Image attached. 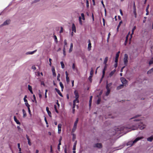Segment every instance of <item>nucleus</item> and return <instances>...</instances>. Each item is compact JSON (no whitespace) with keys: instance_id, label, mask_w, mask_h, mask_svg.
<instances>
[{"instance_id":"1","label":"nucleus","mask_w":153,"mask_h":153,"mask_svg":"<svg viewBox=\"0 0 153 153\" xmlns=\"http://www.w3.org/2000/svg\"><path fill=\"white\" fill-rule=\"evenodd\" d=\"M146 125L143 124V123L140 122L138 123V126H133L131 128H129L128 127H123L121 128V130L126 131V130L128 129H130V131L132 130H135L137 129L138 128L141 130L145 128Z\"/></svg>"},{"instance_id":"2","label":"nucleus","mask_w":153,"mask_h":153,"mask_svg":"<svg viewBox=\"0 0 153 153\" xmlns=\"http://www.w3.org/2000/svg\"><path fill=\"white\" fill-rule=\"evenodd\" d=\"M143 137H138L135 139L133 141H130L129 142H128L127 144V146H132L134 144L136 143L137 141L143 139Z\"/></svg>"},{"instance_id":"3","label":"nucleus","mask_w":153,"mask_h":153,"mask_svg":"<svg viewBox=\"0 0 153 153\" xmlns=\"http://www.w3.org/2000/svg\"><path fill=\"white\" fill-rule=\"evenodd\" d=\"M74 94L75 95V98L76 99L74 100L73 102V108H75L76 103H78L79 102L78 100L79 96L78 92L76 91H74Z\"/></svg>"},{"instance_id":"4","label":"nucleus","mask_w":153,"mask_h":153,"mask_svg":"<svg viewBox=\"0 0 153 153\" xmlns=\"http://www.w3.org/2000/svg\"><path fill=\"white\" fill-rule=\"evenodd\" d=\"M128 56L127 54H125L124 55L123 58V62L124 65L126 66L127 65L128 63Z\"/></svg>"},{"instance_id":"5","label":"nucleus","mask_w":153,"mask_h":153,"mask_svg":"<svg viewBox=\"0 0 153 153\" xmlns=\"http://www.w3.org/2000/svg\"><path fill=\"white\" fill-rule=\"evenodd\" d=\"M10 19H7L2 24L0 25V27H1L10 24Z\"/></svg>"},{"instance_id":"6","label":"nucleus","mask_w":153,"mask_h":153,"mask_svg":"<svg viewBox=\"0 0 153 153\" xmlns=\"http://www.w3.org/2000/svg\"><path fill=\"white\" fill-rule=\"evenodd\" d=\"M120 80L122 83H123V85L125 86H126L127 85V80L123 77L121 78Z\"/></svg>"},{"instance_id":"7","label":"nucleus","mask_w":153,"mask_h":153,"mask_svg":"<svg viewBox=\"0 0 153 153\" xmlns=\"http://www.w3.org/2000/svg\"><path fill=\"white\" fill-rule=\"evenodd\" d=\"M62 125L61 124H59L58 125V133L60 134L61 133V128H62Z\"/></svg>"},{"instance_id":"8","label":"nucleus","mask_w":153,"mask_h":153,"mask_svg":"<svg viewBox=\"0 0 153 153\" xmlns=\"http://www.w3.org/2000/svg\"><path fill=\"white\" fill-rule=\"evenodd\" d=\"M116 70L115 69H114V70L111 71L110 72V74H109L108 77H111L116 72Z\"/></svg>"},{"instance_id":"9","label":"nucleus","mask_w":153,"mask_h":153,"mask_svg":"<svg viewBox=\"0 0 153 153\" xmlns=\"http://www.w3.org/2000/svg\"><path fill=\"white\" fill-rule=\"evenodd\" d=\"M72 30L73 32H74V33L76 32V26L74 24V23L72 25Z\"/></svg>"},{"instance_id":"10","label":"nucleus","mask_w":153,"mask_h":153,"mask_svg":"<svg viewBox=\"0 0 153 153\" xmlns=\"http://www.w3.org/2000/svg\"><path fill=\"white\" fill-rule=\"evenodd\" d=\"M147 140L148 141L150 142H152L153 140V135H152L150 137L147 138Z\"/></svg>"},{"instance_id":"11","label":"nucleus","mask_w":153,"mask_h":153,"mask_svg":"<svg viewBox=\"0 0 153 153\" xmlns=\"http://www.w3.org/2000/svg\"><path fill=\"white\" fill-rule=\"evenodd\" d=\"M26 136L27 139V140H28V145L30 146H31V143L30 142V139L29 138L28 136L27 135H26Z\"/></svg>"},{"instance_id":"12","label":"nucleus","mask_w":153,"mask_h":153,"mask_svg":"<svg viewBox=\"0 0 153 153\" xmlns=\"http://www.w3.org/2000/svg\"><path fill=\"white\" fill-rule=\"evenodd\" d=\"M95 146L98 148L102 147V145L101 143H97L95 144Z\"/></svg>"},{"instance_id":"13","label":"nucleus","mask_w":153,"mask_h":153,"mask_svg":"<svg viewBox=\"0 0 153 153\" xmlns=\"http://www.w3.org/2000/svg\"><path fill=\"white\" fill-rule=\"evenodd\" d=\"M36 51V50H35L32 51L28 52H26L25 54L26 55L33 54L34 53H35Z\"/></svg>"},{"instance_id":"14","label":"nucleus","mask_w":153,"mask_h":153,"mask_svg":"<svg viewBox=\"0 0 153 153\" xmlns=\"http://www.w3.org/2000/svg\"><path fill=\"white\" fill-rule=\"evenodd\" d=\"M14 121H15V122L17 124L20 125L21 124H20V122H19V121L18 120H17L16 116L14 117Z\"/></svg>"},{"instance_id":"15","label":"nucleus","mask_w":153,"mask_h":153,"mask_svg":"<svg viewBox=\"0 0 153 153\" xmlns=\"http://www.w3.org/2000/svg\"><path fill=\"white\" fill-rule=\"evenodd\" d=\"M28 89L32 94H33V93L32 91V87L30 85H28Z\"/></svg>"},{"instance_id":"16","label":"nucleus","mask_w":153,"mask_h":153,"mask_svg":"<svg viewBox=\"0 0 153 153\" xmlns=\"http://www.w3.org/2000/svg\"><path fill=\"white\" fill-rule=\"evenodd\" d=\"M112 85V83H107L106 88H110L109 87H110Z\"/></svg>"},{"instance_id":"17","label":"nucleus","mask_w":153,"mask_h":153,"mask_svg":"<svg viewBox=\"0 0 153 153\" xmlns=\"http://www.w3.org/2000/svg\"><path fill=\"white\" fill-rule=\"evenodd\" d=\"M77 127V126L75 125H74V126L73 127V128L72 129V132L74 133L75 132V131L76 130V128Z\"/></svg>"},{"instance_id":"18","label":"nucleus","mask_w":153,"mask_h":153,"mask_svg":"<svg viewBox=\"0 0 153 153\" xmlns=\"http://www.w3.org/2000/svg\"><path fill=\"white\" fill-rule=\"evenodd\" d=\"M22 111L23 114V117L25 118L27 116L26 113L24 109H22Z\"/></svg>"},{"instance_id":"19","label":"nucleus","mask_w":153,"mask_h":153,"mask_svg":"<svg viewBox=\"0 0 153 153\" xmlns=\"http://www.w3.org/2000/svg\"><path fill=\"white\" fill-rule=\"evenodd\" d=\"M55 90L59 95L61 97H62V94L60 92V91L56 88H55Z\"/></svg>"},{"instance_id":"20","label":"nucleus","mask_w":153,"mask_h":153,"mask_svg":"<svg viewBox=\"0 0 153 153\" xmlns=\"http://www.w3.org/2000/svg\"><path fill=\"white\" fill-rule=\"evenodd\" d=\"M136 27L135 26H134V28H133V29H132V33L131 35V38H130V39H131V38H132V35L133 34H134V30H135V29H136Z\"/></svg>"},{"instance_id":"21","label":"nucleus","mask_w":153,"mask_h":153,"mask_svg":"<svg viewBox=\"0 0 153 153\" xmlns=\"http://www.w3.org/2000/svg\"><path fill=\"white\" fill-rule=\"evenodd\" d=\"M107 90V92H106V93H105V95L106 96H107L110 93V88H106Z\"/></svg>"},{"instance_id":"22","label":"nucleus","mask_w":153,"mask_h":153,"mask_svg":"<svg viewBox=\"0 0 153 153\" xmlns=\"http://www.w3.org/2000/svg\"><path fill=\"white\" fill-rule=\"evenodd\" d=\"M153 73V68L149 70L147 72L148 74H150Z\"/></svg>"},{"instance_id":"23","label":"nucleus","mask_w":153,"mask_h":153,"mask_svg":"<svg viewBox=\"0 0 153 153\" xmlns=\"http://www.w3.org/2000/svg\"><path fill=\"white\" fill-rule=\"evenodd\" d=\"M82 18L81 16H79V23L80 25H82Z\"/></svg>"},{"instance_id":"24","label":"nucleus","mask_w":153,"mask_h":153,"mask_svg":"<svg viewBox=\"0 0 153 153\" xmlns=\"http://www.w3.org/2000/svg\"><path fill=\"white\" fill-rule=\"evenodd\" d=\"M73 44L72 43H71V44L70 47V49L69 50V52L70 53L72 51V49H73Z\"/></svg>"},{"instance_id":"25","label":"nucleus","mask_w":153,"mask_h":153,"mask_svg":"<svg viewBox=\"0 0 153 153\" xmlns=\"http://www.w3.org/2000/svg\"><path fill=\"white\" fill-rule=\"evenodd\" d=\"M123 86L124 85L123 84L120 85L117 87V89L118 90L123 88Z\"/></svg>"},{"instance_id":"26","label":"nucleus","mask_w":153,"mask_h":153,"mask_svg":"<svg viewBox=\"0 0 153 153\" xmlns=\"http://www.w3.org/2000/svg\"><path fill=\"white\" fill-rule=\"evenodd\" d=\"M108 60V57H106L105 58V59H104V62H103L104 64L105 65H106V63L107 62Z\"/></svg>"},{"instance_id":"27","label":"nucleus","mask_w":153,"mask_h":153,"mask_svg":"<svg viewBox=\"0 0 153 153\" xmlns=\"http://www.w3.org/2000/svg\"><path fill=\"white\" fill-rule=\"evenodd\" d=\"M52 71L53 72V75L55 76H56V74L55 73V70L54 68H52Z\"/></svg>"},{"instance_id":"28","label":"nucleus","mask_w":153,"mask_h":153,"mask_svg":"<svg viewBox=\"0 0 153 153\" xmlns=\"http://www.w3.org/2000/svg\"><path fill=\"white\" fill-rule=\"evenodd\" d=\"M76 143H77V141H76L75 142V143L74 144V146H73V150H76Z\"/></svg>"},{"instance_id":"29","label":"nucleus","mask_w":153,"mask_h":153,"mask_svg":"<svg viewBox=\"0 0 153 153\" xmlns=\"http://www.w3.org/2000/svg\"><path fill=\"white\" fill-rule=\"evenodd\" d=\"M119 57V55H118V54H116L115 59V62H117Z\"/></svg>"},{"instance_id":"30","label":"nucleus","mask_w":153,"mask_h":153,"mask_svg":"<svg viewBox=\"0 0 153 153\" xmlns=\"http://www.w3.org/2000/svg\"><path fill=\"white\" fill-rule=\"evenodd\" d=\"M91 44H88V50L90 51L91 49Z\"/></svg>"},{"instance_id":"31","label":"nucleus","mask_w":153,"mask_h":153,"mask_svg":"<svg viewBox=\"0 0 153 153\" xmlns=\"http://www.w3.org/2000/svg\"><path fill=\"white\" fill-rule=\"evenodd\" d=\"M59 85L61 88L62 91H63V89L64 88V86L62 83L61 82H60Z\"/></svg>"},{"instance_id":"32","label":"nucleus","mask_w":153,"mask_h":153,"mask_svg":"<svg viewBox=\"0 0 153 153\" xmlns=\"http://www.w3.org/2000/svg\"><path fill=\"white\" fill-rule=\"evenodd\" d=\"M81 16L82 17V19L83 20H85V16L83 13H81Z\"/></svg>"},{"instance_id":"33","label":"nucleus","mask_w":153,"mask_h":153,"mask_svg":"<svg viewBox=\"0 0 153 153\" xmlns=\"http://www.w3.org/2000/svg\"><path fill=\"white\" fill-rule=\"evenodd\" d=\"M63 53L64 56H65L66 55L65 53V46H64L63 48Z\"/></svg>"},{"instance_id":"34","label":"nucleus","mask_w":153,"mask_h":153,"mask_svg":"<svg viewBox=\"0 0 153 153\" xmlns=\"http://www.w3.org/2000/svg\"><path fill=\"white\" fill-rule=\"evenodd\" d=\"M73 136V138L72 140L73 141H74V140L76 139V136L75 134L73 133L72 134Z\"/></svg>"},{"instance_id":"35","label":"nucleus","mask_w":153,"mask_h":153,"mask_svg":"<svg viewBox=\"0 0 153 153\" xmlns=\"http://www.w3.org/2000/svg\"><path fill=\"white\" fill-rule=\"evenodd\" d=\"M93 68H91V71L90 73V76H92L93 74Z\"/></svg>"},{"instance_id":"36","label":"nucleus","mask_w":153,"mask_h":153,"mask_svg":"<svg viewBox=\"0 0 153 153\" xmlns=\"http://www.w3.org/2000/svg\"><path fill=\"white\" fill-rule=\"evenodd\" d=\"M152 64H153V58L151 59L149 62V65H151Z\"/></svg>"},{"instance_id":"37","label":"nucleus","mask_w":153,"mask_h":153,"mask_svg":"<svg viewBox=\"0 0 153 153\" xmlns=\"http://www.w3.org/2000/svg\"><path fill=\"white\" fill-rule=\"evenodd\" d=\"M60 64L61 65V67L62 68H64L65 67V65L64 64L63 62L62 61L60 62Z\"/></svg>"},{"instance_id":"38","label":"nucleus","mask_w":153,"mask_h":153,"mask_svg":"<svg viewBox=\"0 0 153 153\" xmlns=\"http://www.w3.org/2000/svg\"><path fill=\"white\" fill-rule=\"evenodd\" d=\"M33 98H34V100H33V102H35V103H37V102L36 100V98L34 95H33Z\"/></svg>"},{"instance_id":"39","label":"nucleus","mask_w":153,"mask_h":153,"mask_svg":"<svg viewBox=\"0 0 153 153\" xmlns=\"http://www.w3.org/2000/svg\"><path fill=\"white\" fill-rule=\"evenodd\" d=\"M39 98H41L42 97V95L41 91L39 90Z\"/></svg>"},{"instance_id":"40","label":"nucleus","mask_w":153,"mask_h":153,"mask_svg":"<svg viewBox=\"0 0 153 153\" xmlns=\"http://www.w3.org/2000/svg\"><path fill=\"white\" fill-rule=\"evenodd\" d=\"M140 116V115H136V116H135L131 118L130 119V120H131V119H135V118H136L139 117Z\"/></svg>"},{"instance_id":"41","label":"nucleus","mask_w":153,"mask_h":153,"mask_svg":"<svg viewBox=\"0 0 153 153\" xmlns=\"http://www.w3.org/2000/svg\"><path fill=\"white\" fill-rule=\"evenodd\" d=\"M78 121H79L78 118H77L76 119L75 122H74V125L77 126V124L78 122Z\"/></svg>"},{"instance_id":"42","label":"nucleus","mask_w":153,"mask_h":153,"mask_svg":"<svg viewBox=\"0 0 153 153\" xmlns=\"http://www.w3.org/2000/svg\"><path fill=\"white\" fill-rule=\"evenodd\" d=\"M60 76V74H58V75H57V80L59 81H60V80L59 79Z\"/></svg>"},{"instance_id":"43","label":"nucleus","mask_w":153,"mask_h":153,"mask_svg":"<svg viewBox=\"0 0 153 153\" xmlns=\"http://www.w3.org/2000/svg\"><path fill=\"white\" fill-rule=\"evenodd\" d=\"M86 7L87 8H88L89 6V1L88 0H86Z\"/></svg>"},{"instance_id":"44","label":"nucleus","mask_w":153,"mask_h":153,"mask_svg":"<svg viewBox=\"0 0 153 153\" xmlns=\"http://www.w3.org/2000/svg\"><path fill=\"white\" fill-rule=\"evenodd\" d=\"M105 69H103V71H102V78H103L104 77V75H105Z\"/></svg>"},{"instance_id":"45","label":"nucleus","mask_w":153,"mask_h":153,"mask_svg":"<svg viewBox=\"0 0 153 153\" xmlns=\"http://www.w3.org/2000/svg\"><path fill=\"white\" fill-rule=\"evenodd\" d=\"M66 80L67 83H68L69 82L70 79L68 76L66 77Z\"/></svg>"},{"instance_id":"46","label":"nucleus","mask_w":153,"mask_h":153,"mask_svg":"<svg viewBox=\"0 0 153 153\" xmlns=\"http://www.w3.org/2000/svg\"><path fill=\"white\" fill-rule=\"evenodd\" d=\"M25 104L26 106L27 107V108H29L30 107V105L29 104L28 102H25Z\"/></svg>"},{"instance_id":"47","label":"nucleus","mask_w":153,"mask_h":153,"mask_svg":"<svg viewBox=\"0 0 153 153\" xmlns=\"http://www.w3.org/2000/svg\"><path fill=\"white\" fill-rule=\"evenodd\" d=\"M100 101H101V99L100 98H99L97 100V104H99L100 103Z\"/></svg>"},{"instance_id":"48","label":"nucleus","mask_w":153,"mask_h":153,"mask_svg":"<svg viewBox=\"0 0 153 153\" xmlns=\"http://www.w3.org/2000/svg\"><path fill=\"white\" fill-rule=\"evenodd\" d=\"M91 102H92V100L90 99L89 101V106L90 108H91Z\"/></svg>"},{"instance_id":"49","label":"nucleus","mask_w":153,"mask_h":153,"mask_svg":"<svg viewBox=\"0 0 153 153\" xmlns=\"http://www.w3.org/2000/svg\"><path fill=\"white\" fill-rule=\"evenodd\" d=\"M48 114L49 117H51V112L50 111H48L47 112Z\"/></svg>"},{"instance_id":"50","label":"nucleus","mask_w":153,"mask_h":153,"mask_svg":"<svg viewBox=\"0 0 153 153\" xmlns=\"http://www.w3.org/2000/svg\"><path fill=\"white\" fill-rule=\"evenodd\" d=\"M28 108V111L29 113L30 114V116H31V111H30V107L28 108Z\"/></svg>"},{"instance_id":"51","label":"nucleus","mask_w":153,"mask_h":153,"mask_svg":"<svg viewBox=\"0 0 153 153\" xmlns=\"http://www.w3.org/2000/svg\"><path fill=\"white\" fill-rule=\"evenodd\" d=\"M129 34H130V32H129L128 33V34L127 35V36H126V41H127V40L128 39V36H129Z\"/></svg>"},{"instance_id":"52","label":"nucleus","mask_w":153,"mask_h":153,"mask_svg":"<svg viewBox=\"0 0 153 153\" xmlns=\"http://www.w3.org/2000/svg\"><path fill=\"white\" fill-rule=\"evenodd\" d=\"M64 45L65 46H65L67 45V41L66 39H65L64 41Z\"/></svg>"},{"instance_id":"53","label":"nucleus","mask_w":153,"mask_h":153,"mask_svg":"<svg viewBox=\"0 0 153 153\" xmlns=\"http://www.w3.org/2000/svg\"><path fill=\"white\" fill-rule=\"evenodd\" d=\"M49 62H50L49 65H50V66H51V61L52 60V59H51V58H49Z\"/></svg>"},{"instance_id":"54","label":"nucleus","mask_w":153,"mask_h":153,"mask_svg":"<svg viewBox=\"0 0 153 153\" xmlns=\"http://www.w3.org/2000/svg\"><path fill=\"white\" fill-rule=\"evenodd\" d=\"M92 76H89V77L88 78V79L89 80L91 81V82L92 81Z\"/></svg>"},{"instance_id":"55","label":"nucleus","mask_w":153,"mask_h":153,"mask_svg":"<svg viewBox=\"0 0 153 153\" xmlns=\"http://www.w3.org/2000/svg\"><path fill=\"white\" fill-rule=\"evenodd\" d=\"M54 39H55V41H56V43L57 42V37H56V36H55V35H54Z\"/></svg>"},{"instance_id":"56","label":"nucleus","mask_w":153,"mask_h":153,"mask_svg":"<svg viewBox=\"0 0 153 153\" xmlns=\"http://www.w3.org/2000/svg\"><path fill=\"white\" fill-rule=\"evenodd\" d=\"M63 31V28L62 27H61V30H60V31L59 32L60 33H62Z\"/></svg>"},{"instance_id":"57","label":"nucleus","mask_w":153,"mask_h":153,"mask_svg":"<svg viewBox=\"0 0 153 153\" xmlns=\"http://www.w3.org/2000/svg\"><path fill=\"white\" fill-rule=\"evenodd\" d=\"M72 69L74 70H75V64L74 63H73V65H72Z\"/></svg>"},{"instance_id":"58","label":"nucleus","mask_w":153,"mask_h":153,"mask_svg":"<svg viewBox=\"0 0 153 153\" xmlns=\"http://www.w3.org/2000/svg\"><path fill=\"white\" fill-rule=\"evenodd\" d=\"M134 14L135 15V17H136L137 14H136V11L135 10H135H134Z\"/></svg>"},{"instance_id":"59","label":"nucleus","mask_w":153,"mask_h":153,"mask_svg":"<svg viewBox=\"0 0 153 153\" xmlns=\"http://www.w3.org/2000/svg\"><path fill=\"white\" fill-rule=\"evenodd\" d=\"M122 23V21H121L120 22H119V23L118 26V28H119V27H120V26L121 24Z\"/></svg>"},{"instance_id":"60","label":"nucleus","mask_w":153,"mask_h":153,"mask_svg":"<svg viewBox=\"0 0 153 153\" xmlns=\"http://www.w3.org/2000/svg\"><path fill=\"white\" fill-rule=\"evenodd\" d=\"M149 5H148L146 9V11H148V9L149 7Z\"/></svg>"},{"instance_id":"61","label":"nucleus","mask_w":153,"mask_h":153,"mask_svg":"<svg viewBox=\"0 0 153 153\" xmlns=\"http://www.w3.org/2000/svg\"><path fill=\"white\" fill-rule=\"evenodd\" d=\"M45 122L46 123L47 125L48 124V122H47V119H46V118L45 117Z\"/></svg>"},{"instance_id":"62","label":"nucleus","mask_w":153,"mask_h":153,"mask_svg":"<svg viewBox=\"0 0 153 153\" xmlns=\"http://www.w3.org/2000/svg\"><path fill=\"white\" fill-rule=\"evenodd\" d=\"M111 35V34H110V33H109L108 34V38H107V41H108V39H109V37H110V36Z\"/></svg>"},{"instance_id":"63","label":"nucleus","mask_w":153,"mask_h":153,"mask_svg":"<svg viewBox=\"0 0 153 153\" xmlns=\"http://www.w3.org/2000/svg\"><path fill=\"white\" fill-rule=\"evenodd\" d=\"M101 3L102 4L103 6V7L105 8V5L104 4H103V1L102 0L101 1Z\"/></svg>"},{"instance_id":"64","label":"nucleus","mask_w":153,"mask_h":153,"mask_svg":"<svg viewBox=\"0 0 153 153\" xmlns=\"http://www.w3.org/2000/svg\"><path fill=\"white\" fill-rule=\"evenodd\" d=\"M116 63L115 64L114 66L115 68H116L117 66V62H115Z\"/></svg>"}]
</instances>
